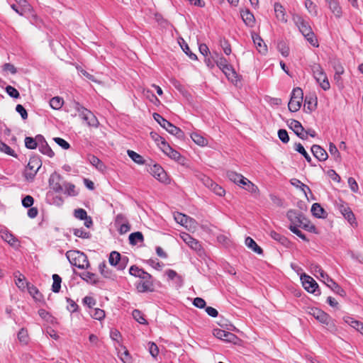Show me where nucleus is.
Listing matches in <instances>:
<instances>
[{
	"mask_svg": "<svg viewBox=\"0 0 363 363\" xmlns=\"http://www.w3.org/2000/svg\"><path fill=\"white\" fill-rule=\"evenodd\" d=\"M129 273L130 275L140 279V280L135 284V287L138 292L146 293L154 291L155 288L153 279L149 273L145 272L143 269H140L135 265L130 267Z\"/></svg>",
	"mask_w": 363,
	"mask_h": 363,
	"instance_id": "nucleus-1",
	"label": "nucleus"
},
{
	"mask_svg": "<svg viewBox=\"0 0 363 363\" xmlns=\"http://www.w3.org/2000/svg\"><path fill=\"white\" fill-rule=\"evenodd\" d=\"M310 269L315 277L323 281L333 291L341 296L346 295L345 290L334 281L318 264L311 263Z\"/></svg>",
	"mask_w": 363,
	"mask_h": 363,
	"instance_id": "nucleus-2",
	"label": "nucleus"
},
{
	"mask_svg": "<svg viewBox=\"0 0 363 363\" xmlns=\"http://www.w3.org/2000/svg\"><path fill=\"white\" fill-rule=\"evenodd\" d=\"M292 19L307 41L313 47L318 48L319 46L318 40L309 23L298 14L293 15Z\"/></svg>",
	"mask_w": 363,
	"mask_h": 363,
	"instance_id": "nucleus-3",
	"label": "nucleus"
},
{
	"mask_svg": "<svg viewBox=\"0 0 363 363\" xmlns=\"http://www.w3.org/2000/svg\"><path fill=\"white\" fill-rule=\"evenodd\" d=\"M65 255L69 263L79 269H87L89 267L87 257L84 252L79 250H69Z\"/></svg>",
	"mask_w": 363,
	"mask_h": 363,
	"instance_id": "nucleus-4",
	"label": "nucleus"
},
{
	"mask_svg": "<svg viewBox=\"0 0 363 363\" xmlns=\"http://www.w3.org/2000/svg\"><path fill=\"white\" fill-rule=\"evenodd\" d=\"M74 108L78 112L81 118L89 126L97 128L99 121L97 118L89 110L84 107L79 102H74Z\"/></svg>",
	"mask_w": 363,
	"mask_h": 363,
	"instance_id": "nucleus-5",
	"label": "nucleus"
},
{
	"mask_svg": "<svg viewBox=\"0 0 363 363\" xmlns=\"http://www.w3.org/2000/svg\"><path fill=\"white\" fill-rule=\"evenodd\" d=\"M310 67L315 79L319 84L320 87L325 91L328 90L330 85L326 74L321 66L319 64L313 63Z\"/></svg>",
	"mask_w": 363,
	"mask_h": 363,
	"instance_id": "nucleus-6",
	"label": "nucleus"
},
{
	"mask_svg": "<svg viewBox=\"0 0 363 363\" xmlns=\"http://www.w3.org/2000/svg\"><path fill=\"white\" fill-rule=\"evenodd\" d=\"M154 119L167 132L175 135L178 138H183L184 132L179 128L164 118L160 114L155 113L153 114Z\"/></svg>",
	"mask_w": 363,
	"mask_h": 363,
	"instance_id": "nucleus-7",
	"label": "nucleus"
},
{
	"mask_svg": "<svg viewBox=\"0 0 363 363\" xmlns=\"http://www.w3.org/2000/svg\"><path fill=\"white\" fill-rule=\"evenodd\" d=\"M303 93L301 88H294L291 94V99L288 104L289 110L291 112L298 111L302 104Z\"/></svg>",
	"mask_w": 363,
	"mask_h": 363,
	"instance_id": "nucleus-8",
	"label": "nucleus"
},
{
	"mask_svg": "<svg viewBox=\"0 0 363 363\" xmlns=\"http://www.w3.org/2000/svg\"><path fill=\"white\" fill-rule=\"evenodd\" d=\"M41 167V161L38 157H31L24 171L27 180H33Z\"/></svg>",
	"mask_w": 363,
	"mask_h": 363,
	"instance_id": "nucleus-9",
	"label": "nucleus"
},
{
	"mask_svg": "<svg viewBox=\"0 0 363 363\" xmlns=\"http://www.w3.org/2000/svg\"><path fill=\"white\" fill-rule=\"evenodd\" d=\"M336 207L344 218L351 224L355 223V216L348 204L342 200L336 202Z\"/></svg>",
	"mask_w": 363,
	"mask_h": 363,
	"instance_id": "nucleus-10",
	"label": "nucleus"
},
{
	"mask_svg": "<svg viewBox=\"0 0 363 363\" xmlns=\"http://www.w3.org/2000/svg\"><path fill=\"white\" fill-rule=\"evenodd\" d=\"M301 279L304 289L308 292L315 295L320 294L318 284L311 277L304 274L301 277Z\"/></svg>",
	"mask_w": 363,
	"mask_h": 363,
	"instance_id": "nucleus-11",
	"label": "nucleus"
},
{
	"mask_svg": "<svg viewBox=\"0 0 363 363\" xmlns=\"http://www.w3.org/2000/svg\"><path fill=\"white\" fill-rule=\"evenodd\" d=\"M108 261L111 265L118 266V269L123 270L126 267L128 258L126 257H121L120 253L113 251L110 254Z\"/></svg>",
	"mask_w": 363,
	"mask_h": 363,
	"instance_id": "nucleus-12",
	"label": "nucleus"
},
{
	"mask_svg": "<svg viewBox=\"0 0 363 363\" xmlns=\"http://www.w3.org/2000/svg\"><path fill=\"white\" fill-rule=\"evenodd\" d=\"M287 218L290 221V225H294L296 228L300 227L301 224H303L306 217L304 215L296 210L291 209L287 211Z\"/></svg>",
	"mask_w": 363,
	"mask_h": 363,
	"instance_id": "nucleus-13",
	"label": "nucleus"
},
{
	"mask_svg": "<svg viewBox=\"0 0 363 363\" xmlns=\"http://www.w3.org/2000/svg\"><path fill=\"white\" fill-rule=\"evenodd\" d=\"M217 228L215 226L211 225L210 228L206 225V233H208L210 235L216 236L217 240L219 243L225 247H228L230 243V238L226 235L219 234L218 235Z\"/></svg>",
	"mask_w": 363,
	"mask_h": 363,
	"instance_id": "nucleus-14",
	"label": "nucleus"
},
{
	"mask_svg": "<svg viewBox=\"0 0 363 363\" xmlns=\"http://www.w3.org/2000/svg\"><path fill=\"white\" fill-rule=\"evenodd\" d=\"M288 125L298 138L302 140L307 139L308 133H304V128L299 121L291 119L288 121Z\"/></svg>",
	"mask_w": 363,
	"mask_h": 363,
	"instance_id": "nucleus-15",
	"label": "nucleus"
},
{
	"mask_svg": "<svg viewBox=\"0 0 363 363\" xmlns=\"http://www.w3.org/2000/svg\"><path fill=\"white\" fill-rule=\"evenodd\" d=\"M150 173L158 181L162 183L168 182V177L167 173L163 168L159 164H154L150 169Z\"/></svg>",
	"mask_w": 363,
	"mask_h": 363,
	"instance_id": "nucleus-16",
	"label": "nucleus"
},
{
	"mask_svg": "<svg viewBox=\"0 0 363 363\" xmlns=\"http://www.w3.org/2000/svg\"><path fill=\"white\" fill-rule=\"evenodd\" d=\"M213 334L216 337L228 342L235 343L238 340L237 336L233 333L221 329H214Z\"/></svg>",
	"mask_w": 363,
	"mask_h": 363,
	"instance_id": "nucleus-17",
	"label": "nucleus"
},
{
	"mask_svg": "<svg viewBox=\"0 0 363 363\" xmlns=\"http://www.w3.org/2000/svg\"><path fill=\"white\" fill-rule=\"evenodd\" d=\"M309 313L319 322L327 325H329L331 320L330 316L319 308H313Z\"/></svg>",
	"mask_w": 363,
	"mask_h": 363,
	"instance_id": "nucleus-18",
	"label": "nucleus"
},
{
	"mask_svg": "<svg viewBox=\"0 0 363 363\" xmlns=\"http://www.w3.org/2000/svg\"><path fill=\"white\" fill-rule=\"evenodd\" d=\"M115 224L118 227L120 234H125L130 229V226L125 217L122 214L116 216Z\"/></svg>",
	"mask_w": 363,
	"mask_h": 363,
	"instance_id": "nucleus-19",
	"label": "nucleus"
},
{
	"mask_svg": "<svg viewBox=\"0 0 363 363\" xmlns=\"http://www.w3.org/2000/svg\"><path fill=\"white\" fill-rule=\"evenodd\" d=\"M60 182L61 177L56 172L52 173L49 178V185L55 192H61L63 191V186Z\"/></svg>",
	"mask_w": 363,
	"mask_h": 363,
	"instance_id": "nucleus-20",
	"label": "nucleus"
},
{
	"mask_svg": "<svg viewBox=\"0 0 363 363\" xmlns=\"http://www.w3.org/2000/svg\"><path fill=\"white\" fill-rule=\"evenodd\" d=\"M311 150L313 156L320 162L325 161L328 157L327 152L318 145H313Z\"/></svg>",
	"mask_w": 363,
	"mask_h": 363,
	"instance_id": "nucleus-21",
	"label": "nucleus"
},
{
	"mask_svg": "<svg viewBox=\"0 0 363 363\" xmlns=\"http://www.w3.org/2000/svg\"><path fill=\"white\" fill-rule=\"evenodd\" d=\"M174 217L177 223L186 228L191 227V224L194 223L191 218L181 213H175Z\"/></svg>",
	"mask_w": 363,
	"mask_h": 363,
	"instance_id": "nucleus-22",
	"label": "nucleus"
},
{
	"mask_svg": "<svg viewBox=\"0 0 363 363\" xmlns=\"http://www.w3.org/2000/svg\"><path fill=\"white\" fill-rule=\"evenodd\" d=\"M240 15L242 21L246 26L249 27H253L255 23V18L254 15L248 10L245 9L240 11Z\"/></svg>",
	"mask_w": 363,
	"mask_h": 363,
	"instance_id": "nucleus-23",
	"label": "nucleus"
},
{
	"mask_svg": "<svg viewBox=\"0 0 363 363\" xmlns=\"http://www.w3.org/2000/svg\"><path fill=\"white\" fill-rule=\"evenodd\" d=\"M274 12H275L276 18H277V20H279L283 23L287 22V18H286L285 9L280 3L277 2L274 4Z\"/></svg>",
	"mask_w": 363,
	"mask_h": 363,
	"instance_id": "nucleus-24",
	"label": "nucleus"
},
{
	"mask_svg": "<svg viewBox=\"0 0 363 363\" xmlns=\"http://www.w3.org/2000/svg\"><path fill=\"white\" fill-rule=\"evenodd\" d=\"M206 186H208L211 191H212L214 194L218 196H223L225 194V190L223 188L218 184L214 183L209 178L206 179Z\"/></svg>",
	"mask_w": 363,
	"mask_h": 363,
	"instance_id": "nucleus-25",
	"label": "nucleus"
},
{
	"mask_svg": "<svg viewBox=\"0 0 363 363\" xmlns=\"http://www.w3.org/2000/svg\"><path fill=\"white\" fill-rule=\"evenodd\" d=\"M332 13L337 17L340 18L342 14V8L337 0H325Z\"/></svg>",
	"mask_w": 363,
	"mask_h": 363,
	"instance_id": "nucleus-26",
	"label": "nucleus"
},
{
	"mask_svg": "<svg viewBox=\"0 0 363 363\" xmlns=\"http://www.w3.org/2000/svg\"><path fill=\"white\" fill-rule=\"evenodd\" d=\"M88 160L91 165H93L99 171L104 172L106 167L104 162L100 160L97 157L93 155H88Z\"/></svg>",
	"mask_w": 363,
	"mask_h": 363,
	"instance_id": "nucleus-27",
	"label": "nucleus"
},
{
	"mask_svg": "<svg viewBox=\"0 0 363 363\" xmlns=\"http://www.w3.org/2000/svg\"><path fill=\"white\" fill-rule=\"evenodd\" d=\"M99 270L101 275L106 279L113 280L116 277V274L111 269H108L105 262H103L99 264Z\"/></svg>",
	"mask_w": 363,
	"mask_h": 363,
	"instance_id": "nucleus-28",
	"label": "nucleus"
},
{
	"mask_svg": "<svg viewBox=\"0 0 363 363\" xmlns=\"http://www.w3.org/2000/svg\"><path fill=\"white\" fill-rule=\"evenodd\" d=\"M228 179L235 184L239 185H244L245 181L247 179L240 174H238L235 172L229 171L227 173Z\"/></svg>",
	"mask_w": 363,
	"mask_h": 363,
	"instance_id": "nucleus-29",
	"label": "nucleus"
},
{
	"mask_svg": "<svg viewBox=\"0 0 363 363\" xmlns=\"http://www.w3.org/2000/svg\"><path fill=\"white\" fill-rule=\"evenodd\" d=\"M311 213L315 218H326L328 215L325 209L318 203H315L312 205Z\"/></svg>",
	"mask_w": 363,
	"mask_h": 363,
	"instance_id": "nucleus-30",
	"label": "nucleus"
},
{
	"mask_svg": "<svg viewBox=\"0 0 363 363\" xmlns=\"http://www.w3.org/2000/svg\"><path fill=\"white\" fill-rule=\"evenodd\" d=\"M253 42L256 45L257 49L259 52L262 54H265L267 51V45L264 43L263 40L260 38V36L257 34H252V35Z\"/></svg>",
	"mask_w": 363,
	"mask_h": 363,
	"instance_id": "nucleus-31",
	"label": "nucleus"
},
{
	"mask_svg": "<svg viewBox=\"0 0 363 363\" xmlns=\"http://www.w3.org/2000/svg\"><path fill=\"white\" fill-rule=\"evenodd\" d=\"M162 150L167 155H168L170 157L177 160L180 157V154L174 150L167 143L166 141L162 140V146L160 147Z\"/></svg>",
	"mask_w": 363,
	"mask_h": 363,
	"instance_id": "nucleus-32",
	"label": "nucleus"
},
{
	"mask_svg": "<svg viewBox=\"0 0 363 363\" xmlns=\"http://www.w3.org/2000/svg\"><path fill=\"white\" fill-rule=\"evenodd\" d=\"M304 106L311 112L316 108L317 106V97L312 96H306Z\"/></svg>",
	"mask_w": 363,
	"mask_h": 363,
	"instance_id": "nucleus-33",
	"label": "nucleus"
},
{
	"mask_svg": "<svg viewBox=\"0 0 363 363\" xmlns=\"http://www.w3.org/2000/svg\"><path fill=\"white\" fill-rule=\"evenodd\" d=\"M1 238L11 246H16L18 240L9 231L4 230L1 233Z\"/></svg>",
	"mask_w": 363,
	"mask_h": 363,
	"instance_id": "nucleus-34",
	"label": "nucleus"
},
{
	"mask_svg": "<svg viewBox=\"0 0 363 363\" xmlns=\"http://www.w3.org/2000/svg\"><path fill=\"white\" fill-rule=\"evenodd\" d=\"M245 245L258 255H262L263 253V250L257 245L255 241L250 237L246 238Z\"/></svg>",
	"mask_w": 363,
	"mask_h": 363,
	"instance_id": "nucleus-35",
	"label": "nucleus"
},
{
	"mask_svg": "<svg viewBox=\"0 0 363 363\" xmlns=\"http://www.w3.org/2000/svg\"><path fill=\"white\" fill-rule=\"evenodd\" d=\"M14 277L16 278V284L19 289H24L28 286V283L26 281L25 277L19 272L14 273Z\"/></svg>",
	"mask_w": 363,
	"mask_h": 363,
	"instance_id": "nucleus-36",
	"label": "nucleus"
},
{
	"mask_svg": "<svg viewBox=\"0 0 363 363\" xmlns=\"http://www.w3.org/2000/svg\"><path fill=\"white\" fill-rule=\"evenodd\" d=\"M345 321L363 335V323L362 322L356 320L351 317H347Z\"/></svg>",
	"mask_w": 363,
	"mask_h": 363,
	"instance_id": "nucleus-37",
	"label": "nucleus"
},
{
	"mask_svg": "<svg viewBox=\"0 0 363 363\" xmlns=\"http://www.w3.org/2000/svg\"><path fill=\"white\" fill-rule=\"evenodd\" d=\"M128 239L130 245H135L138 242H143L144 238L141 232H135L130 234Z\"/></svg>",
	"mask_w": 363,
	"mask_h": 363,
	"instance_id": "nucleus-38",
	"label": "nucleus"
},
{
	"mask_svg": "<svg viewBox=\"0 0 363 363\" xmlns=\"http://www.w3.org/2000/svg\"><path fill=\"white\" fill-rule=\"evenodd\" d=\"M43 137L41 135H38L36 138H33L32 137H26L25 138V145L28 149L33 150L37 147L38 143L37 140H42Z\"/></svg>",
	"mask_w": 363,
	"mask_h": 363,
	"instance_id": "nucleus-39",
	"label": "nucleus"
},
{
	"mask_svg": "<svg viewBox=\"0 0 363 363\" xmlns=\"http://www.w3.org/2000/svg\"><path fill=\"white\" fill-rule=\"evenodd\" d=\"M80 277L86 282L90 284H96L98 281L96 274L89 272H82L80 274Z\"/></svg>",
	"mask_w": 363,
	"mask_h": 363,
	"instance_id": "nucleus-40",
	"label": "nucleus"
},
{
	"mask_svg": "<svg viewBox=\"0 0 363 363\" xmlns=\"http://www.w3.org/2000/svg\"><path fill=\"white\" fill-rule=\"evenodd\" d=\"M166 274H167V277L169 279H171V280L175 279L176 280V283L179 286H182V285L183 279H182V277L180 275H179L177 273V272H175L174 270H173V269H168L166 272Z\"/></svg>",
	"mask_w": 363,
	"mask_h": 363,
	"instance_id": "nucleus-41",
	"label": "nucleus"
},
{
	"mask_svg": "<svg viewBox=\"0 0 363 363\" xmlns=\"http://www.w3.org/2000/svg\"><path fill=\"white\" fill-rule=\"evenodd\" d=\"M291 184L296 188H299L306 196L307 195V191L311 192L310 188L297 179H291Z\"/></svg>",
	"mask_w": 363,
	"mask_h": 363,
	"instance_id": "nucleus-42",
	"label": "nucleus"
},
{
	"mask_svg": "<svg viewBox=\"0 0 363 363\" xmlns=\"http://www.w3.org/2000/svg\"><path fill=\"white\" fill-rule=\"evenodd\" d=\"M128 155L129 157L134 161L135 163L138 164H145V160L143 157L139 155L138 153L135 152L133 150H128L127 151Z\"/></svg>",
	"mask_w": 363,
	"mask_h": 363,
	"instance_id": "nucleus-43",
	"label": "nucleus"
},
{
	"mask_svg": "<svg viewBox=\"0 0 363 363\" xmlns=\"http://www.w3.org/2000/svg\"><path fill=\"white\" fill-rule=\"evenodd\" d=\"M17 4L21 7V11H23V15L27 13H33V7L26 0H19Z\"/></svg>",
	"mask_w": 363,
	"mask_h": 363,
	"instance_id": "nucleus-44",
	"label": "nucleus"
},
{
	"mask_svg": "<svg viewBox=\"0 0 363 363\" xmlns=\"http://www.w3.org/2000/svg\"><path fill=\"white\" fill-rule=\"evenodd\" d=\"M52 291L58 293L61 288L62 279L58 274H55L52 275Z\"/></svg>",
	"mask_w": 363,
	"mask_h": 363,
	"instance_id": "nucleus-45",
	"label": "nucleus"
},
{
	"mask_svg": "<svg viewBox=\"0 0 363 363\" xmlns=\"http://www.w3.org/2000/svg\"><path fill=\"white\" fill-rule=\"evenodd\" d=\"M63 99L59 96H55L50 101V105L51 108L55 110L60 109L63 105Z\"/></svg>",
	"mask_w": 363,
	"mask_h": 363,
	"instance_id": "nucleus-46",
	"label": "nucleus"
},
{
	"mask_svg": "<svg viewBox=\"0 0 363 363\" xmlns=\"http://www.w3.org/2000/svg\"><path fill=\"white\" fill-rule=\"evenodd\" d=\"M277 48L284 57H287L289 55V48L284 40L278 41Z\"/></svg>",
	"mask_w": 363,
	"mask_h": 363,
	"instance_id": "nucleus-47",
	"label": "nucleus"
},
{
	"mask_svg": "<svg viewBox=\"0 0 363 363\" xmlns=\"http://www.w3.org/2000/svg\"><path fill=\"white\" fill-rule=\"evenodd\" d=\"M39 315L48 323L53 324L56 322V319L45 309H40L38 311Z\"/></svg>",
	"mask_w": 363,
	"mask_h": 363,
	"instance_id": "nucleus-48",
	"label": "nucleus"
},
{
	"mask_svg": "<svg viewBox=\"0 0 363 363\" xmlns=\"http://www.w3.org/2000/svg\"><path fill=\"white\" fill-rule=\"evenodd\" d=\"M295 150L298 152L300 153L301 155H302L304 158L306 159V160L308 162V163H311V156L308 155V153L306 151L305 148L303 147V146L301 144V143H296L295 145Z\"/></svg>",
	"mask_w": 363,
	"mask_h": 363,
	"instance_id": "nucleus-49",
	"label": "nucleus"
},
{
	"mask_svg": "<svg viewBox=\"0 0 363 363\" xmlns=\"http://www.w3.org/2000/svg\"><path fill=\"white\" fill-rule=\"evenodd\" d=\"M221 70L225 74L228 79L233 81V78L236 77V72L230 64L228 65Z\"/></svg>",
	"mask_w": 363,
	"mask_h": 363,
	"instance_id": "nucleus-50",
	"label": "nucleus"
},
{
	"mask_svg": "<svg viewBox=\"0 0 363 363\" xmlns=\"http://www.w3.org/2000/svg\"><path fill=\"white\" fill-rule=\"evenodd\" d=\"M39 150L40 151V152L49 156L50 157H53L55 155L54 152L52 150V149L50 147V146L45 141H44V143H42L40 145Z\"/></svg>",
	"mask_w": 363,
	"mask_h": 363,
	"instance_id": "nucleus-51",
	"label": "nucleus"
},
{
	"mask_svg": "<svg viewBox=\"0 0 363 363\" xmlns=\"http://www.w3.org/2000/svg\"><path fill=\"white\" fill-rule=\"evenodd\" d=\"M270 236L272 237V238L278 241L279 242L281 243L282 245H286L289 242L287 238L285 236H284L274 230L270 232Z\"/></svg>",
	"mask_w": 363,
	"mask_h": 363,
	"instance_id": "nucleus-52",
	"label": "nucleus"
},
{
	"mask_svg": "<svg viewBox=\"0 0 363 363\" xmlns=\"http://www.w3.org/2000/svg\"><path fill=\"white\" fill-rule=\"evenodd\" d=\"M0 151L4 152L5 154L16 157L17 155L15 153V151L12 150L9 145L6 143L0 141Z\"/></svg>",
	"mask_w": 363,
	"mask_h": 363,
	"instance_id": "nucleus-53",
	"label": "nucleus"
},
{
	"mask_svg": "<svg viewBox=\"0 0 363 363\" xmlns=\"http://www.w3.org/2000/svg\"><path fill=\"white\" fill-rule=\"evenodd\" d=\"M329 152L336 161H340V153L333 143H330L329 145Z\"/></svg>",
	"mask_w": 363,
	"mask_h": 363,
	"instance_id": "nucleus-54",
	"label": "nucleus"
},
{
	"mask_svg": "<svg viewBox=\"0 0 363 363\" xmlns=\"http://www.w3.org/2000/svg\"><path fill=\"white\" fill-rule=\"evenodd\" d=\"M305 7L311 14L317 16V7L311 0H306L305 1Z\"/></svg>",
	"mask_w": 363,
	"mask_h": 363,
	"instance_id": "nucleus-55",
	"label": "nucleus"
},
{
	"mask_svg": "<svg viewBox=\"0 0 363 363\" xmlns=\"http://www.w3.org/2000/svg\"><path fill=\"white\" fill-rule=\"evenodd\" d=\"M91 313V315L96 320H101L105 317V312L100 308H94Z\"/></svg>",
	"mask_w": 363,
	"mask_h": 363,
	"instance_id": "nucleus-56",
	"label": "nucleus"
},
{
	"mask_svg": "<svg viewBox=\"0 0 363 363\" xmlns=\"http://www.w3.org/2000/svg\"><path fill=\"white\" fill-rule=\"evenodd\" d=\"M132 315L133 318L140 324H147V321L145 319L143 314L139 310H134Z\"/></svg>",
	"mask_w": 363,
	"mask_h": 363,
	"instance_id": "nucleus-57",
	"label": "nucleus"
},
{
	"mask_svg": "<svg viewBox=\"0 0 363 363\" xmlns=\"http://www.w3.org/2000/svg\"><path fill=\"white\" fill-rule=\"evenodd\" d=\"M192 140L198 145L203 147L204 145V138L199 133L194 132L191 134Z\"/></svg>",
	"mask_w": 363,
	"mask_h": 363,
	"instance_id": "nucleus-58",
	"label": "nucleus"
},
{
	"mask_svg": "<svg viewBox=\"0 0 363 363\" xmlns=\"http://www.w3.org/2000/svg\"><path fill=\"white\" fill-rule=\"evenodd\" d=\"M303 224H301L300 226L301 228H303L304 230L311 232V233H316V228L314 225L311 224V222L306 218L305 220H303Z\"/></svg>",
	"mask_w": 363,
	"mask_h": 363,
	"instance_id": "nucleus-59",
	"label": "nucleus"
},
{
	"mask_svg": "<svg viewBox=\"0 0 363 363\" xmlns=\"http://www.w3.org/2000/svg\"><path fill=\"white\" fill-rule=\"evenodd\" d=\"M18 339L21 342L27 343L28 341V331L25 328H21L18 333Z\"/></svg>",
	"mask_w": 363,
	"mask_h": 363,
	"instance_id": "nucleus-60",
	"label": "nucleus"
},
{
	"mask_svg": "<svg viewBox=\"0 0 363 363\" xmlns=\"http://www.w3.org/2000/svg\"><path fill=\"white\" fill-rule=\"evenodd\" d=\"M298 228L294 225H289V229L303 240L308 242V239L306 238V235Z\"/></svg>",
	"mask_w": 363,
	"mask_h": 363,
	"instance_id": "nucleus-61",
	"label": "nucleus"
},
{
	"mask_svg": "<svg viewBox=\"0 0 363 363\" xmlns=\"http://www.w3.org/2000/svg\"><path fill=\"white\" fill-rule=\"evenodd\" d=\"M6 91L12 98L18 99L20 96L18 91L12 86H7L6 87Z\"/></svg>",
	"mask_w": 363,
	"mask_h": 363,
	"instance_id": "nucleus-62",
	"label": "nucleus"
},
{
	"mask_svg": "<svg viewBox=\"0 0 363 363\" xmlns=\"http://www.w3.org/2000/svg\"><path fill=\"white\" fill-rule=\"evenodd\" d=\"M278 137L279 140L284 143H287L289 141L288 133L284 129H280L278 130Z\"/></svg>",
	"mask_w": 363,
	"mask_h": 363,
	"instance_id": "nucleus-63",
	"label": "nucleus"
},
{
	"mask_svg": "<svg viewBox=\"0 0 363 363\" xmlns=\"http://www.w3.org/2000/svg\"><path fill=\"white\" fill-rule=\"evenodd\" d=\"M245 184L242 186L246 190L251 193H256L258 191V188L254 184H252L250 180L247 179L245 182Z\"/></svg>",
	"mask_w": 363,
	"mask_h": 363,
	"instance_id": "nucleus-64",
	"label": "nucleus"
}]
</instances>
